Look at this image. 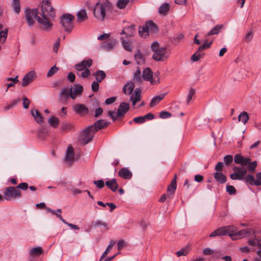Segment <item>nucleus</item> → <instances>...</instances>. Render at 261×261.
<instances>
[{"instance_id":"nucleus-1","label":"nucleus","mask_w":261,"mask_h":261,"mask_svg":"<svg viewBox=\"0 0 261 261\" xmlns=\"http://www.w3.org/2000/svg\"><path fill=\"white\" fill-rule=\"evenodd\" d=\"M41 17H37V22L43 30L49 31L53 26L51 21L55 17V10L48 0L43 1L41 6Z\"/></svg>"},{"instance_id":"nucleus-2","label":"nucleus","mask_w":261,"mask_h":261,"mask_svg":"<svg viewBox=\"0 0 261 261\" xmlns=\"http://www.w3.org/2000/svg\"><path fill=\"white\" fill-rule=\"evenodd\" d=\"M112 8V4L108 1L105 2H98L95 5L93 9V15L99 21L104 20L106 12Z\"/></svg>"},{"instance_id":"nucleus-3","label":"nucleus","mask_w":261,"mask_h":261,"mask_svg":"<svg viewBox=\"0 0 261 261\" xmlns=\"http://www.w3.org/2000/svg\"><path fill=\"white\" fill-rule=\"evenodd\" d=\"M151 48L154 52L152 58L156 61H162L167 59L169 54L167 51L166 47H160L158 42H154L151 45Z\"/></svg>"},{"instance_id":"nucleus-4","label":"nucleus","mask_w":261,"mask_h":261,"mask_svg":"<svg viewBox=\"0 0 261 261\" xmlns=\"http://www.w3.org/2000/svg\"><path fill=\"white\" fill-rule=\"evenodd\" d=\"M237 230V228L233 225H229L220 227L214 231L210 235V237H214L216 236H221L228 234L229 236L233 237V232Z\"/></svg>"},{"instance_id":"nucleus-5","label":"nucleus","mask_w":261,"mask_h":261,"mask_svg":"<svg viewBox=\"0 0 261 261\" xmlns=\"http://www.w3.org/2000/svg\"><path fill=\"white\" fill-rule=\"evenodd\" d=\"M74 16L70 14H63L60 18V23L66 32H70L73 28V20Z\"/></svg>"},{"instance_id":"nucleus-6","label":"nucleus","mask_w":261,"mask_h":261,"mask_svg":"<svg viewBox=\"0 0 261 261\" xmlns=\"http://www.w3.org/2000/svg\"><path fill=\"white\" fill-rule=\"evenodd\" d=\"M25 18L29 27L33 26L35 23V18L37 21V17H41L39 15V11L37 9H31L27 8L25 10Z\"/></svg>"},{"instance_id":"nucleus-7","label":"nucleus","mask_w":261,"mask_h":261,"mask_svg":"<svg viewBox=\"0 0 261 261\" xmlns=\"http://www.w3.org/2000/svg\"><path fill=\"white\" fill-rule=\"evenodd\" d=\"M95 133L92 126H89L81 132L80 141L83 144H87L92 141Z\"/></svg>"},{"instance_id":"nucleus-8","label":"nucleus","mask_w":261,"mask_h":261,"mask_svg":"<svg viewBox=\"0 0 261 261\" xmlns=\"http://www.w3.org/2000/svg\"><path fill=\"white\" fill-rule=\"evenodd\" d=\"M142 77L144 80L150 82L152 85H155L159 83L160 78L158 74L154 73L153 74L150 68L147 67L143 70Z\"/></svg>"},{"instance_id":"nucleus-9","label":"nucleus","mask_w":261,"mask_h":261,"mask_svg":"<svg viewBox=\"0 0 261 261\" xmlns=\"http://www.w3.org/2000/svg\"><path fill=\"white\" fill-rule=\"evenodd\" d=\"M21 192L14 187H7L4 192V199L7 200H11L13 198L19 197Z\"/></svg>"},{"instance_id":"nucleus-10","label":"nucleus","mask_w":261,"mask_h":261,"mask_svg":"<svg viewBox=\"0 0 261 261\" xmlns=\"http://www.w3.org/2000/svg\"><path fill=\"white\" fill-rule=\"evenodd\" d=\"M256 179L252 175H247L245 177V180L247 184L251 186H259L261 185V172L256 174Z\"/></svg>"},{"instance_id":"nucleus-11","label":"nucleus","mask_w":261,"mask_h":261,"mask_svg":"<svg viewBox=\"0 0 261 261\" xmlns=\"http://www.w3.org/2000/svg\"><path fill=\"white\" fill-rule=\"evenodd\" d=\"M70 94V97L72 99H75L77 97L82 95L83 91V87L79 84L74 85L69 89Z\"/></svg>"},{"instance_id":"nucleus-12","label":"nucleus","mask_w":261,"mask_h":261,"mask_svg":"<svg viewBox=\"0 0 261 261\" xmlns=\"http://www.w3.org/2000/svg\"><path fill=\"white\" fill-rule=\"evenodd\" d=\"M92 62L93 61L91 59H88L87 60H84L75 65V69L77 70V72L88 69L92 65Z\"/></svg>"},{"instance_id":"nucleus-13","label":"nucleus","mask_w":261,"mask_h":261,"mask_svg":"<svg viewBox=\"0 0 261 261\" xmlns=\"http://www.w3.org/2000/svg\"><path fill=\"white\" fill-rule=\"evenodd\" d=\"M37 77L36 72L34 70L29 72L23 78L21 86L25 87L31 83Z\"/></svg>"},{"instance_id":"nucleus-14","label":"nucleus","mask_w":261,"mask_h":261,"mask_svg":"<svg viewBox=\"0 0 261 261\" xmlns=\"http://www.w3.org/2000/svg\"><path fill=\"white\" fill-rule=\"evenodd\" d=\"M69 97H70V94L69 88L67 87L63 88L59 94V101L65 104Z\"/></svg>"},{"instance_id":"nucleus-15","label":"nucleus","mask_w":261,"mask_h":261,"mask_svg":"<svg viewBox=\"0 0 261 261\" xmlns=\"http://www.w3.org/2000/svg\"><path fill=\"white\" fill-rule=\"evenodd\" d=\"M256 231L252 228H247L246 229H242L238 231L233 232L234 236H239L240 238L247 237L251 236L252 234L255 235Z\"/></svg>"},{"instance_id":"nucleus-16","label":"nucleus","mask_w":261,"mask_h":261,"mask_svg":"<svg viewBox=\"0 0 261 261\" xmlns=\"http://www.w3.org/2000/svg\"><path fill=\"white\" fill-rule=\"evenodd\" d=\"M73 111L75 113L83 116L85 114H87L89 112V110L84 104L78 103L75 105L73 108Z\"/></svg>"},{"instance_id":"nucleus-17","label":"nucleus","mask_w":261,"mask_h":261,"mask_svg":"<svg viewBox=\"0 0 261 261\" xmlns=\"http://www.w3.org/2000/svg\"><path fill=\"white\" fill-rule=\"evenodd\" d=\"M141 92L142 90L140 88H136L134 93L130 97L129 100L132 101V106L134 107L136 103L141 99Z\"/></svg>"},{"instance_id":"nucleus-18","label":"nucleus","mask_w":261,"mask_h":261,"mask_svg":"<svg viewBox=\"0 0 261 261\" xmlns=\"http://www.w3.org/2000/svg\"><path fill=\"white\" fill-rule=\"evenodd\" d=\"M117 43V41L116 39L113 38H111L107 42H105L101 45V48L104 50L110 51L113 49L116 46Z\"/></svg>"},{"instance_id":"nucleus-19","label":"nucleus","mask_w":261,"mask_h":261,"mask_svg":"<svg viewBox=\"0 0 261 261\" xmlns=\"http://www.w3.org/2000/svg\"><path fill=\"white\" fill-rule=\"evenodd\" d=\"M109 124V122L106 121L105 120L101 119L97 120L93 125L91 126H92V129L94 130V132H96L101 128H105Z\"/></svg>"},{"instance_id":"nucleus-20","label":"nucleus","mask_w":261,"mask_h":261,"mask_svg":"<svg viewBox=\"0 0 261 261\" xmlns=\"http://www.w3.org/2000/svg\"><path fill=\"white\" fill-rule=\"evenodd\" d=\"M234 162L236 164L245 166L247 165L250 162V159L247 158H244L242 155L240 154H237L234 155Z\"/></svg>"},{"instance_id":"nucleus-21","label":"nucleus","mask_w":261,"mask_h":261,"mask_svg":"<svg viewBox=\"0 0 261 261\" xmlns=\"http://www.w3.org/2000/svg\"><path fill=\"white\" fill-rule=\"evenodd\" d=\"M129 105L126 102H121L118 108L117 111V116H122L128 110Z\"/></svg>"},{"instance_id":"nucleus-22","label":"nucleus","mask_w":261,"mask_h":261,"mask_svg":"<svg viewBox=\"0 0 261 261\" xmlns=\"http://www.w3.org/2000/svg\"><path fill=\"white\" fill-rule=\"evenodd\" d=\"M118 175L121 178L126 179H130L132 177V172L126 168H121L118 172Z\"/></svg>"},{"instance_id":"nucleus-23","label":"nucleus","mask_w":261,"mask_h":261,"mask_svg":"<svg viewBox=\"0 0 261 261\" xmlns=\"http://www.w3.org/2000/svg\"><path fill=\"white\" fill-rule=\"evenodd\" d=\"M31 114L37 123L39 124L43 123V118L41 114L38 110L32 109L31 111Z\"/></svg>"},{"instance_id":"nucleus-24","label":"nucleus","mask_w":261,"mask_h":261,"mask_svg":"<svg viewBox=\"0 0 261 261\" xmlns=\"http://www.w3.org/2000/svg\"><path fill=\"white\" fill-rule=\"evenodd\" d=\"M176 175H175L174 178L172 180L170 184L167 188V191L170 193V194L168 196L169 198H172V197H170V195H174L176 189Z\"/></svg>"},{"instance_id":"nucleus-25","label":"nucleus","mask_w":261,"mask_h":261,"mask_svg":"<svg viewBox=\"0 0 261 261\" xmlns=\"http://www.w3.org/2000/svg\"><path fill=\"white\" fill-rule=\"evenodd\" d=\"M106 185L109 189H111L113 192L116 191L118 188V185L115 178L107 180L106 182Z\"/></svg>"},{"instance_id":"nucleus-26","label":"nucleus","mask_w":261,"mask_h":261,"mask_svg":"<svg viewBox=\"0 0 261 261\" xmlns=\"http://www.w3.org/2000/svg\"><path fill=\"white\" fill-rule=\"evenodd\" d=\"M43 252L41 247L37 246L32 248L30 250L29 253V255L31 257H37L40 255Z\"/></svg>"},{"instance_id":"nucleus-27","label":"nucleus","mask_w":261,"mask_h":261,"mask_svg":"<svg viewBox=\"0 0 261 261\" xmlns=\"http://www.w3.org/2000/svg\"><path fill=\"white\" fill-rule=\"evenodd\" d=\"M135 88V84L133 82H130L127 83L123 87V92L127 95H129L133 92Z\"/></svg>"},{"instance_id":"nucleus-28","label":"nucleus","mask_w":261,"mask_h":261,"mask_svg":"<svg viewBox=\"0 0 261 261\" xmlns=\"http://www.w3.org/2000/svg\"><path fill=\"white\" fill-rule=\"evenodd\" d=\"M74 152L71 146H69L67 148L65 160L69 162H72L74 160Z\"/></svg>"},{"instance_id":"nucleus-29","label":"nucleus","mask_w":261,"mask_h":261,"mask_svg":"<svg viewBox=\"0 0 261 261\" xmlns=\"http://www.w3.org/2000/svg\"><path fill=\"white\" fill-rule=\"evenodd\" d=\"M216 180L220 184H224L226 181L227 177L222 172H216L214 174Z\"/></svg>"},{"instance_id":"nucleus-30","label":"nucleus","mask_w":261,"mask_h":261,"mask_svg":"<svg viewBox=\"0 0 261 261\" xmlns=\"http://www.w3.org/2000/svg\"><path fill=\"white\" fill-rule=\"evenodd\" d=\"M77 21L80 22H84L88 19L86 11L85 9H81L76 14Z\"/></svg>"},{"instance_id":"nucleus-31","label":"nucleus","mask_w":261,"mask_h":261,"mask_svg":"<svg viewBox=\"0 0 261 261\" xmlns=\"http://www.w3.org/2000/svg\"><path fill=\"white\" fill-rule=\"evenodd\" d=\"M233 170L237 175L241 177L242 179H244V177L247 173V170L244 167L234 166Z\"/></svg>"},{"instance_id":"nucleus-32","label":"nucleus","mask_w":261,"mask_h":261,"mask_svg":"<svg viewBox=\"0 0 261 261\" xmlns=\"http://www.w3.org/2000/svg\"><path fill=\"white\" fill-rule=\"evenodd\" d=\"M165 94H161L153 97L150 103V107H153L159 103L165 97Z\"/></svg>"},{"instance_id":"nucleus-33","label":"nucleus","mask_w":261,"mask_h":261,"mask_svg":"<svg viewBox=\"0 0 261 261\" xmlns=\"http://www.w3.org/2000/svg\"><path fill=\"white\" fill-rule=\"evenodd\" d=\"M93 75L95 76L96 81L99 83L101 82L106 77L105 72L100 70L97 71Z\"/></svg>"},{"instance_id":"nucleus-34","label":"nucleus","mask_w":261,"mask_h":261,"mask_svg":"<svg viewBox=\"0 0 261 261\" xmlns=\"http://www.w3.org/2000/svg\"><path fill=\"white\" fill-rule=\"evenodd\" d=\"M170 5L168 3L163 4L159 8V13L161 14L166 15L169 11Z\"/></svg>"},{"instance_id":"nucleus-35","label":"nucleus","mask_w":261,"mask_h":261,"mask_svg":"<svg viewBox=\"0 0 261 261\" xmlns=\"http://www.w3.org/2000/svg\"><path fill=\"white\" fill-rule=\"evenodd\" d=\"M145 26L148 30L149 33H155L157 31L156 25L152 21H149L145 23Z\"/></svg>"},{"instance_id":"nucleus-36","label":"nucleus","mask_w":261,"mask_h":261,"mask_svg":"<svg viewBox=\"0 0 261 261\" xmlns=\"http://www.w3.org/2000/svg\"><path fill=\"white\" fill-rule=\"evenodd\" d=\"M223 28V25H216L209 31L207 34V36L218 34L220 30Z\"/></svg>"},{"instance_id":"nucleus-37","label":"nucleus","mask_w":261,"mask_h":261,"mask_svg":"<svg viewBox=\"0 0 261 261\" xmlns=\"http://www.w3.org/2000/svg\"><path fill=\"white\" fill-rule=\"evenodd\" d=\"M142 79L141 69L139 67H138L134 74V80L136 82L140 83L142 82Z\"/></svg>"},{"instance_id":"nucleus-38","label":"nucleus","mask_w":261,"mask_h":261,"mask_svg":"<svg viewBox=\"0 0 261 261\" xmlns=\"http://www.w3.org/2000/svg\"><path fill=\"white\" fill-rule=\"evenodd\" d=\"M48 121L49 125L54 128H56L59 123L58 118L57 117L54 116L50 117L48 119Z\"/></svg>"},{"instance_id":"nucleus-39","label":"nucleus","mask_w":261,"mask_h":261,"mask_svg":"<svg viewBox=\"0 0 261 261\" xmlns=\"http://www.w3.org/2000/svg\"><path fill=\"white\" fill-rule=\"evenodd\" d=\"M135 59L138 64H142L144 62L143 56L140 50H138L135 54Z\"/></svg>"},{"instance_id":"nucleus-40","label":"nucleus","mask_w":261,"mask_h":261,"mask_svg":"<svg viewBox=\"0 0 261 261\" xmlns=\"http://www.w3.org/2000/svg\"><path fill=\"white\" fill-rule=\"evenodd\" d=\"M121 43L124 49L127 51H132V44L130 42L126 41L123 37L120 38Z\"/></svg>"},{"instance_id":"nucleus-41","label":"nucleus","mask_w":261,"mask_h":261,"mask_svg":"<svg viewBox=\"0 0 261 261\" xmlns=\"http://www.w3.org/2000/svg\"><path fill=\"white\" fill-rule=\"evenodd\" d=\"M115 244V242L113 241L110 242V244L108 245L106 250L101 256L99 261H101V260L108 254V253L112 250Z\"/></svg>"},{"instance_id":"nucleus-42","label":"nucleus","mask_w":261,"mask_h":261,"mask_svg":"<svg viewBox=\"0 0 261 261\" xmlns=\"http://www.w3.org/2000/svg\"><path fill=\"white\" fill-rule=\"evenodd\" d=\"M135 25H131L125 27L126 36L127 37H131L134 35L135 32Z\"/></svg>"},{"instance_id":"nucleus-43","label":"nucleus","mask_w":261,"mask_h":261,"mask_svg":"<svg viewBox=\"0 0 261 261\" xmlns=\"http://www.w3.org/2000/svg\"><path fill=\"white\" fill-rule=\"evenodd\" d=\"M248 119L249 117L248 114L245 112L241 113L238 117L239 121L242 122L244 124H245L247 122Z\"/></svg>"},{"instance_id":"nucleus-44","label":"nucleus","mask_w":261,"mask_h":261,"mask_svg":"<svg viewBox=\"0 0 261 261\" xmlns=\"http://www.w3.org/2000/svg\"><path fill=\"white\" fill-rule=\"evenodd\" d=\"M12 6L14 12L16 14H19L20 11V5L19 0H13Z\"/></svg>"},{"instance_id":"nucleus-45","label":"nucleus","mask_w":261,"mask_h":261,"mask_svg":"<svg viewBox=\"0 0 261 261\" xmlns=\"http://www.w3.org/2000/svg\"><path fill=\"white\" fill-rule=\"evenodd\" d=\"M8 31L7 29L0 31V43L3 44L5 42L7 36Z\"/></svg>"},{"instance_id":"nucleus-46","label":"nucleus","mask_w":261,"mask_h":261,"mask_svg":"<svg viewBox=\"0 0 261 261\" xmlns=\"http://www.w3.org/2000/svg\"><path fill=\"white\" fill-rule=\"evenodd\" d=\"M139 33L141 37L146 38L149 35L148 30L145 25L142 27H140Z\"/></svg>"},{"instance_id":"nucleus-47","label":"nucleus","mask_w":261,"mask_h":261,"mask_svg":"<svg viewBox=\"0 0 261 261\" xmlns=\"http://www.w3.org/2000/svg\"><path fill=\"white\" fill-rule=\"evenodd\" d=\"M129 2V0H118L116 6L118 8L122 9L125 8Z\"/></svg>"},{"instance_id":"nucleus-48","label":"nucleus","mask_w":261,"mask_h":261,"mask_svg":"<svg viewBox=\"0 0 261 261\" xmlns=\"http://www.w3.org/2000/svg\"><path fill=\"white\" fill-rule=\"evenodd\" d=\"M59 218L62 221L64 224L67 225L68 226L70 227V228L74 230H79L80 229L79 227L75 224H73L71 223H69L67 222L65 219H64L61 215L59 216Z\"/></svg>"},{"instance_id":"nucleus-49","label":"nucleus","mask_w":261,"mask_h":261,"mask_svg":"<svg viewBox=\"0 0 261 261\" xmlns=\"http://www.w3.org/2000/svg\"><path fill=\"white\" fill-rule=\"evenodd\" d=\"M254 236V239L249 240L248 241V243L250 245L252 246H258L259 245V241L260 239L256 237V234Z\"/></svg>"},{"instance_id":"nucleus-50","label":"nucleus","mask_w":261,"mask_h":261,"mask_svg":"<svg viewBox=\"0 0 261 261\" xmlns=\"http://www.w3.org/2000/svg\"><path fill=\"white\" fill-rule=\"evenodd\" d=\"M189 252V249L188 247H184L180 250L177 251L176 254L177 256L179 257L181 256L186 255Z\"/></svg>"},{"instance_id":"nucleus-51","label":"nucleus","mask_w":261,"mask_h":261,"mask_svg":"<svg viewBox=\"0 0 261 261\" xmlns=\"http://www.w3.org/2000/svg\"><path fill=\"white\" fill-rule=\"evenodd\" d=\"M195 94V90L193 88L190 89L187 97V103L188 105L192 99V97Z\"/></svg>"},{"instance_id":"nucleus-52","label":"nucleus","mask_w":261,"mask_h":261,"mask_svg":"<svg viewBox=\"0 0 261 261\" xmlns=\"http://www.w3.org/2000/svg\"><path fill=\"white\" fill-rule=\"evenodd\" d=\"M77 74L79 76L82 78L87 77L90 74V71L88 69H86L81 72H77Z\"/></svg>"},{"instance_id":"nucleus-53","label":"nucleus","mask_w":261,"mask_h":261,"mask_svg":"<svg viewBox=\"0 0 261 261\" xmlns=\"http://www.w3.org/2000/svg\"><path fill=\"white\" fill-rule=\"evenodd\" d=\"M99 225H102L106 228H107V227H108V224L106 223L102 222L99 220L93 221L92 223V226H93L94 227H97Z\"/></svg>"},{"instance_id":"nucleus-54","label":"nucleus","mask_w":261,"mask_h":261,"mask_svg":"<svg viewBox=\"0 0 261 261\" xmlns=\"http://www.w3.org/2000/svg\"><path fill=\"white\" fill-rule=\"evenodd\" d=\"M46 210L47 212L51 213L53 215H56L57 217L59 218V215H61V213L62 212V210L61 208H58L57 210V212H59V214H57L56 211L51 210L50 208L47 207L46 208Z\"/></svg>"},{"instance_id":"nucleus-55","label":"nucleus","mask_w":261,"mask_h":261,"mask_svg":"<svg viewBox=\"0 0 261 261\" xmlns=\"http://www.w3.org/2000/svg\"><path fill=\"white\" fill-rule=\"evenodd\" d=\"M61 127L63 131H67L72 129L73 125L71 123H65L62 124Z\"/></svg>"},{"instance_id":"nucleus-56","label":"nucleus","mask_w":261,"mask_h":261,"mask_svg":"<svg viewBox=\"0 0 261 261\" xmlns=\"http://www.w3.org/2000/svg\"><path fill=\"white\" fill-rule=\"evenodd\" d=\"M233 161V157L231 155H226L224 157V162L226 165H230Z\"/></svg>"},{"instance_id":"nucleus-57","label":"nucleus","mask_w":261,"mask_h":261,"mask_svg":"<svg viewBox=\"0 0 261 261\" xmlns=\"http://www.w3.org/2000/svg\"><path fill=\"white\" fill-rule=\"evenodd\" d=\"M59 70V68L56 66H54L52 67L48 71L47 73V76L50 77L53 75L55 73H56Z\"/></svg>"},{"instance_id":"nucleus-58","label":"nucleus","mask_w":261,"mask_h":261,"mask_svg":"<svg viewBox=\"0 0 261 261\" xmlns=\"http://www.w3.org/2000/svg\"><path fill=\"white\" fill-rule=\"evenodd\" d=\"M257 166V162L256 161H254L251 163H248L247 164V169L249 171H253L255 169Z\"/></svg>"},{"instance_id":"nucleus-59","label":"nucleus","mask_w":261,"mask_h":261,"mask_svg":"<svg viewBox=\"0 0 261 261\" xmlns=\"http://www.w3.org/2000/svg\"><path fill=\"white\" fill-rule=\"evenodd\" d=\"M226 189L230 195H234L236 193V190L233 186L227 185Z\"/></svg>"},{"instance_id":"nucleus-60","label":"nucleus","mask_w":261,"mask_h":261,"mask_svg":"<svg viewBox=\"0 0 261 261\" xmlns=\"http://www.w3.org/2000/svg\"><path fill=\"white\" fill-rule=\"evenodd\" d=\"M93 183L97 188L99 189H101L105 186L104 181L102 179L94 180Z\"/></svg>"},{"instance_id":"nucleus-61","label":"nucleus","mask_w":261,"mask_h":261,"mask_svg":"<svg viewBox=\"0 0 261 261\" xmlns=\"http://www.w3.org/2000/svg\"><path fill=\"white\" fill-rule=\"evenodd\" d=\"M99 82L97 81H94L92 82L91 85V88L93 92H96L98 91L99 87Z\"/></svg>"},{"instance_id":"nucleus-62","label":"nucleus","mask_w":261,"mask_h":261,"mask_svg":"<svg viewBox=\"0 0 261 261\" xmlns=\"http://www.w3.org/2000/svg\"><path fill=\"white\" fill-rule=\"evenodd\" d=\"M212 42H207V41H205L203 45L199 47L198 51H201L205 48H209Z\"/></svg>"},{"instance_id":"nucleus-63","label":"nucleus","mask_w":261,"mask_h":261,"mask_svg":"<svg viewBox=\"0 0 261 261\" xmlns=\"http://www.w3.org/2000/svg\"><path fill=\"white\" fill-rule=\"evenodd\" d=\"M133 121L136 123L142 124L145 122L144 116L135 117L134 118Z\"/></svg>"},{"instance_id":"nucleus-64","label":"nucleus","mask_w":261,"mask_h":261,"mask_svg":"<svg viewBox=\"0 0 261 261\" xmlns=\"http://www.w3.org/2000/svg\"><path fill=\"white\" fill-rule=\"evenodd\" d=\"M171 114L167 111H162L160 114V117L163 119H166L170 117Z\"/></svg>"}]
</instances>
